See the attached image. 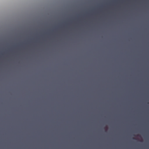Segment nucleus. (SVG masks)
<instances>
[{
	"label": "nucleus",
	"instance_id": "1",
	"mask_svg": "<svg viewBox=\"0 0 149 149\" xmlns=\"http://www.w3.org/2000/svg\"><path fill=\"white\" fill-rule=\"evenodd\" d=\"M133 139H135L134 138H133Z\"/></svg>",
	"mask_w": 149,
	"mask_h": 149
}]
</instances>
